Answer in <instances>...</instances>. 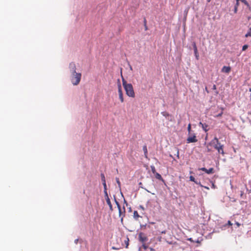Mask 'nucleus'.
<instances>
[{"label":"nucleus","instance_id":"1","mask_svg":"<svg viewBox=\"0 0 251 251\" xmlns=\"http://www.w3.org/2000/svg\"><path fill=\"white\" fill-rule=\"evenodd\" d=\"M69 69L71 73V81L74 85H78L81 80V74L76 72V66L74 62H71L69 64Z\"/></svg>","mask_w":251,"mask_h":251},{"label":"nucleus","instance_id":"2","mask_svg":"<svg viewBox=\"0 0 251 251\" xmlns=\"http://www.w3.org/2000/svg\"><path fill=\"white\" fill-rule=\"evenodd\" d=\"M122 83L123 87L126 91V94L129 97L134 98L135 93L133 90V87L131 83H127L125 79L122 75Z\"/></svg>","mask_w":251,"mask_h":251},{"label":"nucleus","instance_id":"3","mask_svg":"<svg viewBox=\"0 0 251 251\" xmlns=\"http://www.w3.org/2000/svg\"><path fill=\"white\" fill-rule=\"evenodd\" d=\"M222 145V144L220 143L219 139L217 137H215L214 138L208 143V145L213 146L214 149L216 150L218 148V147H219V146H221Z\"/></svg>","mask_w":251,"mask_h":251},{"label":"nucleus","instance_id":"4","mask_svg":"<svg viewBox=\"0 0 251 251\" xmlns=\"http://www.w3.org/2000/svg\"><path fill=\"white\" fill-rule=\"evenodd\" d=\"M118 91L119 94V99L122 102H123L124 100V97H123V94L122 92V86L120 82V80L118 79Z\"/></svg>","mask_w":251,"mask_h":251},{"label":"nucleus","instance_id":"5","mask_svg":"<svg viewBox=\"0 0 251 251\" xmlns=\"http://www.w3.org/2000/svg\"><path fill=\"white\" fill-rule=\"evenodd\" d=\"M198 141V140L196 138V136L195 134H189V137L187 139V143H195Z\"/></svg>","mask_w":251,"mask_h":251},{"label":"nucleus","instance_id":"6","mask_svg":"<svg viewBox=\"0 0 251 251\" xmlns=\"http://www.w3.org/2000/svg\"><path fill=\"white\" fill-rule=\"evenodd\" d=\"M138 236L139 241L142 243H145L148 240L147 236L143 232H140Z\"/></svg>","mask_w":251,"mask_h":251},{"label":"nucleus","instance_id":"7","mask_svg":"<svg viewBox=\"0 0 251 251\" xmlns=\"http://www.w3.org/2000/svg\"><path fill=\"white\" fill-rule=\"evenodd\" d=\"M199 170L205 172L207 174H212L214 173V169L213 168H211L209 169H207L203 167V168H200Z\"/></svg>","mask_w":251,"mask_h":251},{"label":"nucleus","instance_id":"8","mask_svg":"<svg viewBox=\"0 0 251 251\" xmlns=\"http://www.w3.org/2000/svg\"><path fill=\"white\" fill-rule=\"evenodd\" d=\"M224 145H222L221 146H219V147H218V148L216 149L218 153L221 154L223 156H224L225 154L224 151Z\"/></svg>","mask_w":251,"mask_h":251},{"label":"nucleus","instance_id":"9","mask_svg":"<svg viewBox=\"0 0 251 251\" xmlns=\"http://www.w3.org/2000/svg\"><path fill=\"white\" fill-rule=\"evenodd\" d=\"M231 71V68L229 66H224L222 69V72L226 74L229 73Z\"/></svg>","mask_w":251,"mask_h":251},{"label":"nucleus","instance_id":"10","mask_svg":"<svg viewBox=\"0 0 251 251\" xmlns=\"http://www.w3.org/2000/svg\"><path fill=\"white\" fill-rule=\"evenodd\" d=\"M199 125L201 126L202 128L204 130L205 132H207L208 131L209 128H208V126L206 124H203L201 122H200Z\"/></svg>","mask_w":251,"mask_h":251},{"label":"nucleus","instance_id":"11","mask_svg":"<svg viewBox=\"0 0 251 251\" xmlns=\"http://www.w3.org/2000/svg\"><path fill=\"white\" fill-rule=\"evenodd\" d=\"M106 201L107 204L108 205V206L109 207L110 210L111 211H113V207H112L111 202L110 201V199L109 198L106 199Z\"/></svg>","mask_w":251,"mask_h":251},{"label":"nucleus","instance_id":"12","mask_svg":"<svg viewBox=\"0 0 251 251\" xmlns=\"http://www.w3.org/2000/svg\"><path fill=\"white\" fill-rule=\"evenodd\" d=\"M114 200H115V202L118 208V209H119V215L120 216H121V206L120 205V203H119V202L117 201L115 197H114Z\"/></svg>","mask_w":251,"mask_h":251},{"label":"nucleus","instance_id":"13","mask_svg":"<svg viewBox=\"0 0 251 251\" xmlns=\"http://www.w3.org/2000/svg\"><path fill=\"white\" fill-rule=\"evenodd\" d=\"M154 175H155V176L156 178H157V179H159L160 180H161L162 181H164V179H163L162 177L159 173H155V174H154Z\"/></svg>","mask_w":251,"mask_h":251},{"label":"nucleus","instance_id":"14","mask_svg":"<svg viewBox=\"0 0 251 251\" xmlns=\"http://www.w3.org/2000/svg\"><path fill=\"white\" fill-rule=\"evenodd\" d=\"M189 178H190V181H193V182H194L195 183H196V184H199V185H200L201 186V187H202V186H203L201 184V183H200V182L198 183L197 181H196L195 180V177H194L193 176H190V177H189Z\"/></svg>","mask_w":251,"mask_h":251},{"label":"nucleus","instance_id":"15","mask_svg":"<svg viewBox=\"0 0 251 251\" xmlns=\"http://www.w3.org/2000/svg\"><path fill=\"white\" fill-rule=\"evenodd\" d=\"M143 151H144V152L145 157L146 158H147L148 157V150H147V146H144L143 147Z\"/></svg>","mask_w":251,"mask_h":251},{"label":"nucleus","instance_id":"16","mask_svg":"<svg viewBox=\"0 0 251 251\" xmlns=\"http://www.w3.org/2000/svg\"><path fill=\"white\" fill-rule=\"evenodd\" d=\"M133 216L134 218L136 219H137L139 217V215L138 214V213L137 211H134L133 212Z\"/></svg>","mask_w":251,"mask_h":251},{"label":"nucleus","instance_id":"17","mask_svg":"<svg viewBox=\"0 0 251 251\" xmlns=\"http://www.w3.org/2000/svg\"><path fill=\"white\" fill-rule=\"evenodd\" d=\"M246 37H251V27L250 28L249 31L245 35Z\"/></svg>","mask_w":251,"mask_h":251},{"label":"nucleus","instance_id":"18","mask_svg":"<svg viewBox=\"0 0 251 251\" xmlns=\"http://www.w3.org/2000/svg\"><path fill=\"white\" fill-rule=\"evenodd\" d=\"M100 176L102 183L106 182L104 175L103 174H101Z\"/></svg>","mask_w":251,"mask_h":251},{"label":"nucleus","instance_id":"19","mask_svg":"<svg viewBox=\"0 0 251 251\" xmlns=\"http://www.w3.org/2000/svg\"><path fill=\"white\" fill-rule=\"evenodd\" d=\"M236 1H241L243 3H244L248 7L249 6V4L246 0H236Z\"/></svg>","mask_w":251,"mask_h":251},{"label":"nucleus","instance_id":"20","mask_svg":"<svg viewBox=\"0 0 251 251\" xmlns=\"http://www.w3.org/2000/svg\"><path fill=\"white\" fill-rule=\"evenodd\" d=\"M144 27H145V30L146 31H147L148 29V26L147 25V21L145 18L144 19Z\"/></svg>","mask_w":251,"mask_h":251},{"label":"nucleus","instance_id":"21","mask_svg":"<svg viewBox=\"0 0 251 251\" xmlns=\"http://www.w3.org/2000/svg\"><path fill=\"white\" fill-rule=\"evenodd\" d=\"M193 46L194 52H196L197 51H198L197 47L196 44L195 42H194L193 43Z\"/></svg>","mask_w":251,"mask_h":251},{"label":"nucleus","instance_id":"22","mask_svg":"<svg viewBox=\"0 0 251 251\" xmlns=\"http://www.w3.org/2000/svg\"><path fill=\"white\" fill-rule=\"evenodd\" d=\"M151 172H152V173L153 174H155V173H157V172H156V169H155V167H154V166H151Z\"/></svg>","mask_w":251,"mask_h":251},{"label":"nucleus","instance_id":"23","mask_svg":"<svg viewBox=\"0 0 251 251\" xmlns=\"http://www.w3.org/2000/svg\"><path fill=\"white\" fill-rule=\"evenodd\" d=\"M116 182H117V184L118 185V187L119 188H121V182L120 181L119 178H118V177H116Z\"/></svg>","mask_w":251,"mask_h":251},{"label":"nucleus","instance_id":"24","mask_svg":"<svg viewBox=\"0 0 251 251\" xmlns=\"http://www.w3.org/2000/svg\"><path fill=\"white\" fill-rule=\"evenodd\" d=\"M194 53H195V56L197 60H199V55L198 51H197L196 52H194Z\"/></svg>","mask_w":251,"mask_h":251},{"label":"nucleus","instance_id":"25","mask_svg":"<svg viewBox=\"0 0 251 251\" xmlns=\"http://www.w3.org/2000/svg\"><path fill=\"white\" fill-rule=\"evenodd\" d=\"M104 196L105 198V200H106V199L109 198L108 197V195L107 190L104 191Z\"/></svg>","mask_w":251,"mask_h":251},{"label":"nucleus","instance_id":"26","mask_svg":"<svg viewBox=\"0 0 251 251\" xmlns=\"http://www.w3.org/2000/svg\"><path fill=\"white\" fill-rule=\"evenodd\" d=\"M188 134H190L191 133V124H189L188 126Z\"/></svg>","mask_w":251,"mask_h":251},{"label":"nucleus","instance_id":"27","mask_svg":"<svg viewBox=\"0 0 251 251\" xmlns=\"http://www.w3.org/2000/svg\"><path fill=\"white\" fill-rule=\"evenodd\" d=\"M248 48V45H245L243 46L242 47V50H247Z\"/></svg>","mask_w":251,"mask_h":251},{"label":"nucleus","instance_id":"28","mask_svg":"<svg viewBox=\"0 0 251 251\" xmlns=\"http://www.w3.org/2000/svg\"><path fill=\"white\" fill-rule=\"evenodd\" d=\"M209 146H211L210 145H208V144L207 145V152H211L212 151L211 149L209 148Z\"/></svg>","mask_w":251,"mask_h":251},{"label":"nucleus","instance_id":"29","mask_svg":"<svg viewBox=\"0 0 251 251\" xmlns=\"http://www.w3.org/2000/svg\"><path fill=\"white\" fill-rule=\"evenodd\" d=\"M162 114L165 117L168 116L169 115V113L166 112H162Z\"/></svg>","mask_w":251,"mask_h":251},{"label":"nucleus","instance_id":"30","mask_svg":"<svg viewBox=\"0 0 251 251\" xmlns=\"http://www.w3.org/2000/svg\"><path fill=\"white\" fill-rule=\"evenodd\" d=\"M102 184H103V187H104V191L107 190V186H106V182L102 183Z\"/></svg>","mask_w":251,"mask_h":251},{"label":"nucleus","instance_id":"31","mask_svg":"<svg viewBox=\"0 0 251 251\" xmlns=\"http://www.w3.org/2000/svg\"><path fill=\"white\" fill-rule=\"evenodd\" d=\"M142 247L144 249H147L148 248V246L145 244V243H143Z\"/></svg>","mask_w":251,"mask_h":251},{"label":"nucleus","instance_id":"32","mask_svg":"<svg viewBox=\"0 0 251 251\" xmlns=\"http://www.w3.org/2000/svg\"><path fill=\"white\" fill-rule=\"evenodd\" d=\"M227 225H228V226H232V224L231 223V222L230 221H228L227 222Z\"/></svg>","mask_w":251,"mask_h":251},{"label":"nucleus","instance_id":"33","mask_svg":"<svg viewBox=\"0 0 251 251\" xmlns=\"http://www.w3.org/2000/svg\"><path fill=\"white\" fill-rule=\"evenodd\" d=\"M222 114H223V112H222L221 113H220V114H219L218 115H217L216 117H221V116H222Z\"/></svg>","mask_w":251,"mask_h":251},{"label":"nucleus","instance_id":"34","mask_svg":"<svg viewBox=\"0 0 251 251\" xmlns=\"http://www.w3.org/2000/svg\"><path fill=\"white\" fill-rule=\"evenodd\" d=\"M212 89L214 90H216V85L214 84L213 85Z\"/></svg>","mask_w":251,"mask_h":251},{"label":"nucleus","instance_id":"35","mask_svg":"<svg viewBox=\"0 0 251 251\" xmlns=\"http://www.w3.org/2000/svg\"><path fill=\"white\" fill-rule=\"evenodd\" d=\"M243 194H244V192L241 191V193H240V196H241V197H242Z\"/></svg>","mask_w":251,"mask_h":251},{"label":"nucleus","instance_id":"36","mask_svg":"<svg viewBox=\"0 0 251 251\" xmlns=\"http://www.w3.org/2000/svg\"><path fill=\"white\" fill-rule=\"evenodd\" d=\"M235 224L237 225L238 227H239L240 226V224H239L238 222H236Z\"/></svg>","mask_w":251,"mask_h":251},{"label":"nucleus","instance_id":"37","mask_svg":"<svg viewBox=\"0 0 251 251\" xmlns=\"http://www.w3.org/2000/svg\"><path fill=\"white\" fill-rule=\"evenodd\" d=\"M239 1H236V5H235V6H237V7L238 6V5H239Z\"/></svg>","mask_w":251,"mask_h":251},{"label":"nucleus","instance_id":"38","mask_svg":"<svg viewBox=\"0 0 251 251\" xmlns=\"http://www.w3.org/2000/svg\"><path fill=\"white\" fill-rule=\"evenodd\" d=\"M237 6H235L234 12L236 13L237 12Z\"/></svg>","mask_w":251,"mask_h":251},{"label":"nucleus","instance_id":"39","mask_svg":"<svg viewBox=\"0 0 251 251\" xmlns=\"http://www.w3.org/2000/svg\"><path fill=\"white\" fill-rule=\"evenodd\" d=\"M128 239L127 238V242H128ZM128 242H127V244H126V248H127L128 247Z\"/></svg>","mask_w":251,"mask_h":251},{"label":"nucleus","instance_id":"40","mask_svg":"<svg viewBox=\"0 0 251 251\" xmlns=\"http://www.w3.org/2000/svg\"><path fill=\"white\" fill-rule=\"evenodd\" d=\"M205 91L207 92V93H209V91H208V90H207V87H205Z\"/></svg>","mask_w":251,"mask_h":251},{"label":"nucleus","instance_id":"41","mask_svg":"<svg viewBox=\"0 0 251 251\" xmlns=\"http://www.w3.org/2000/svg\"><path fill=\"white\" fill-rule=\"evenodd\" d=\"M177 156L178 158H179V152H178V151H177Z\"/></svg>","mask_w":251,"mask_h":251},{"label":"nucleus","instance_id":"42","mask_svg":"<svg viewBox=\"0 0 251 251\" xmlns=\"http://www.w3.org/2000/svg\"><path fill=\"white\" fill-rule=\"evenodd\" d=\"M207 0V1L208 2H209L211 1V0Z\"/></svg>","mask_w":251,"mask_h":251},{"label":"nucleus","instance_id":"43","mask_svg":"<svg viewBox=\"0 0 251 251\" xmlns=\"http://www.w3.org/2000/svg\"><path fill=\"white\" fill-rule=\"evenodd\" d=\"M166 233L165 231L162 232V233Z\"/></svg>","mask_w":251,"mask_h":251},{"label":"nucleus","instance_id":"44","mask_svg":"<svg viewBox=\"0 0 251 251\" xmlns=\"http://www.w3.org/2000/svg\"><path fill=\"white\" fill-rule=\"evenodd\" d=\"M130 69L131 70H132V68L131 66H130Z\"/></svg>","mask_w":251,"mask_h":251},{"label":"nucleus","instance_id":"45","mask_svg":"<svg viewBox=\"0 0 251 251\" xmlns=\"http://www.w3.org/2000/svg\"><path fill=\"white\" fill-rule=\"evenodd\" d=\"M205 188H206V189H209V188H208V187H205Z\"/></svg>","mask_w":251,"mask_h":251},{"label":"nucleus","instance_id":"46","mask_svg":"<svg viewBox=\"0 0 251 251\" xmlns=\"http://www.w3.org/2000/svg\"><path fill=\"white\" fill-rule=\"evenodd\" d=\"M250 91H251V88H250Z\"/></svg>","mask_w":251,"mask_h":251}]
</instances>
